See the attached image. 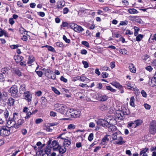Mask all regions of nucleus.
<instances>
[{"instance_id":"1","label":"nucleus","mask_w":156,"mask_h":156,"mask_svg":"<svg viewBox=\"0 0 156 156\" xmlns=\"http://www.w3.org/2000/svg\"><path fill=\"white\" fill-rule=\"evenodd\" d=\"M113 140H115L114 144L118 145H122L125 143V141L123 140L120 132H116L112 134L111 136Z\"/></svg>"},{"instance_id":"2","label":"nucleus","mask_w":156,"mask_h":156,"mask_svg":"<svg viewBox=\"0 0 156 156\" xmlns=\"http://www.w3.org/2000/svg\"><path fill=\"white\" fill-rule=\"evenodd\" d=\"M7 126H3L0 128V135L2 136H7L10 134L9 129L6 128Z\"/></svg>"},{"instance_id":"3","label":"nucleus","mask_w":156,"mask_h":156,"mask_svg":"<svg viewBox=\"0 0 156 156\" xmlns=\"http://www.w3.org/2000/svg\"><path fill=\"white\" fill-rule=\"evenodd\" d=\"M9 92L13 97H17L18 90L16 86L15 85L12 86L9 90Z\"/></svg>"},{"instance_id":"4","label":"nucleus","mask_w":156,"mask_h":156,"mask_svg":"<svg viewBox=\"0 0 156 156\" xmlns=\"http://www.w3.org/2000/svg\"><path fill=\"white\" fill-rule=\"evenodd\" d=\"M97 123L98 125H101L103 127L108 126L110 125V122L107 121L102 119H99L97 122Z\"/></svg>"},{"instance_id":"5","label":"nucleus","mask_w":156,"mask_h":156,"mask_svg":"<svg viewBox=\"0 0 156 156\" xmlns=\"http://www.w3.org/2000/svg\"><path fill=\"white\" fill-rule=\"evenodd\" d=\"M117 114V117L120 120L124 119L125 117V115H127V113L126 111L123 110L119 112Z\"/></svg>"},{"instance_id":"6","label":"nucleus","mask_w":156,"mask_h":156,"mask_svg":"<svg viewBox=\"0 0 156 156\" xmlns=\"http://www.w3.org/2000/svg\"><path fill=\"white\" fill-rule=\"evenodd\" d=\"M23 96L24 99L27 101L28 102H30L31 101L32 96L30 92L29 91H27L24 93Z\"/></svg>"},{"instance_id":"7","label":"nucleus","mask_w":156,"mask_h":156,"mask_svg":"<svg viewBox=\"0 0 156 156\" xmlns=\"http://www.w3.org/2000/svg\"><path fill=\"white\" fill-rule=\"evenodd\" d=\"M64 134H65L64 133H62L60 134L59 135L58 137L61 138L62 140H64V145L65 147H67L71 144V142L70 141L68 140V139H66L65 138L62 136Z\"/></svg>"},{"instance_id":"8","label":"nucleus","mask_w":156,"mask_h":156,"mask_svg":"<svg viewBox=\"0 0 156 156\" xmlns=\"http://www.w3.org/2000/svg\"><path fill=\"white\" fill-rule=\"evenodd\" d=\"M149 132L151 133L154 134L156 132V123L152 124L150 126Z\"/></svg>"},{"instance_id":"9","label":"nucleus","mask_w":156,"mask_h":156,"mask_svg":"<svg viewBox=\"0 0 156 156\" xmlns=\"http://www.w3.org/2000/svg\"><path fill=\"white\" fill-rule=\"evenodd\" d=\"M71 111L72 117L76 118L79 117L80 113V111L77 110H74L73 109H71Z\"/></svg>"},{"instance_id":"10","label":"nucleus","mask_w":156,"mask_h":156,"mask_svg":"<svg viewBox=\"0 0 156 156\" xmlns=\"http://www.w3.org/2000/svg\"><path fill=\"white\" fill-rule=\"evenodd\" d=\"M53 150L54 151H58V149L60 146L58 142L56 140H54L51 143Z\"/></svg>"},{"instance_id":"11","label":"nucleus","mask_w":156,"mask_h":156,"mask_svg":"<svg viewBox=\"0 0 156 156\" xmlns=\"http://www.w3.org/2000/svg\"><path fill=\"white\" fill-rule=\"evenodd\" d=\"M24 121L22 119H19L16 121V128H19L24 123Z\"/></svg>"},{"instance_id":"12","label":"nucleus","mask_w":156,"mask_h":156,"mask_svg":"<svg viewBox=\"0 0 156 156\" xmlns=\"http://www.w3.org/2000/svg\"><path fill=\"white\" fill-rule=\"evenodd\" d=\"M42 70L44 71L45 75L47 77L49 75L52 74L53 73V71L48 69L44 68Z\"/></svg>"},{"instance_id":"13","label":"nucleus","mask_w":156,"mask_h":156,"mask_svg":"<svg viewBox=\"0 0 156 156\" xmlns=\"http://www.w3.org/2000/svg\"><path fill=\"white\" fill-rule=\"evenodd\" d=\"M67 109L68 108L65 105H64L62 104L59 109V111H58V112H60L61 114L64 115L65 114Z\"/></svg>"},{"instance_id":"14","label":"nucleus","mask_w":156,"mask_h":156,"mask_svg":"<svg viewBox=\"0 0 156 156\" xmlns=\"http://www.w3.org/2000/svg\"><path fill=\"white\" fill-rule=\"evenodd\" d=\"M65 5V2L63 0H60L57 2V6L58 9H60L63 8Z\"/></svg>"},{"instance_id":"15","label":"nucleus","mask_w":156,"mask_h":156,"mask_svg":"<svg viewBox=\"0 0 156 156\" xmlns=\"http://www.w3.org/2000/svg\"><path fill=\"white\" fill-rule=\"evenodd\" d=\"M108 127V130L109 132H113L115 131L116 129L117 128L116 126H113V125H111V124L110 123V125L107 126Z\"/></svg>"},{"instance_id":"16","label":"nucleus","mask_w":156,"mask_h":156,"mask_svg":"<svg viewBox=\"0 0 156 156\" xmlns=\"http://www.w3.org/2000/svg\"><path fill=\"white\" fill-rule=\"evenodd\" d=\"M7 123L8 125L9 126V128L16 127V122L12 119L8 121Z\"/></svg>"},{"instance_id":"17","label":"nucleus","mask_w":156,"mask_h":156,"mask_svg":"<svg viewBox=\"0 0 156 156\" xmlns=\"http://www.w3.org/2000/svg\"><path fill=\"white\" fill-rule=\"evenodd\" d=\"M149 85L152 87H153L156 85V79L154 77L151 80V81L148 83Z\"/></svg>"},{"instance_id":"18","label":"nucleus","mask_w":156,"mask_h":156,"mask_svg":"<svg viewBox=\"0 0 156 156\" xmlns=\"http://www.w3.org/2000/svg\"><path fill=\"white\" fill-rule=\"evenodd\" d=\"M58 151H59L60 154H63L66 151V149L64 146H60L58 149Z\"/></svg>"},{"instance_id":"19","label":"nucleus","mask_w":156,"mask_h":156,"mask_svg":"<svg viewBox=\"0 0 156 156\" xmlns=\"http://www.w3.org/2000/svg\"><path fill=\"white\" fill-rule=\"evenodd\" d=\"M14 102V99L12 98H10L8 99L7 103L10 106H13Z\"/></svg>"},{"instance_id":"20","label":"nucleus","mask_w":156,"mask_h":156,"mask_svg":"<svg viewBox=\"0 0 156 156\" xmlns=\"http://www.w3.org/2000/svg\"><path fill=\"white\" fill-rule=\"evenodd\" d=\"M84 30V29L81 26L76 25L74 31L80 33L82 32Z\"/></svg>"},{"instance_id":"21","label":"nucleus","mask_w":156,"mask_h":156,"mask_svg":"<svg viewBox=\"0 0 156 156\" xmlns=\"http://www.w3.org/2000/svg\"><path fill=\"white\" fill-rule=\"evenodd\" d=\"M26 91L25 86L24 84H22L20 86L19 89V93L20 94H24Z\"/></svg>"},{"instance_id":"22","label":"nucleus","mask_w":156,"mask_h":156,"mask_svg":"<svg viewBox=\"0 0 156 156\" xmlns=\"http://www.w3.org/2000/svg\"><path fill=\"white\" fill-rule=\"evenodd\" d=\"M98 97L100 98V100L101 101H105L107 100L108 98V96L106 95H103L101 94L98 95Z\"/></svg>"},{"instance_id":"23","label":"nucleus","mask_w":156,"mask_h":156,"mask_svg":"<svg viewBox=\"0 0 156 156\" xmlns=\"http://www.w3.org/2000/svg\"><path fill=\"white\" fill-rule=\"evenodd\" d=\"M134 122L135 125H134V126H133V127L135 128L137 126L141 125L143 122V121L140 119H137L135 120Z\"/></svg>"},{"instance_id":"24","label":"nucleus","mask_w":156,"mask_h":156,"mask_svg":"<svg viewBox=\"0 0 156 156\" xmlns=\"http://www.w3.org/2000/svg\"><path fill=\"white\" fill-rule=\"evenodd\" d=\"M129 70L131 72L133 73H135L136 72V69L132 63H130L129 64Z\"/></svg>"},{"instance_id":"25","label":"nucleus","mask_w":156,"mask_h":156,"mask_svg":"<svg viewBox=\"0 0 156 156\" xmlns=\"http://www.w3.org/2000/svg\"><path fill=\"white\" fill-rule=\"evenodd\" d=\"M14 58L17 63H19L23 60V57L20 55H17L14 57Z\"/></svg>"},{"instance_id":"26","label":"nucleus","mask_w":156,"mask_h":156,"mask_svg":"<svg viewBox=\"0 0 156 156\" xmlns=\"http://www.w3.org/2000/svg\"><path fill=\"white\" fill-rule=\"evenodd\" d=\"M110 135L108 134L106 135L102 139V140H103V141L107 144V142H108L109 140V138H108V137H110Z\"/></svg>"},{"instance_id":"27","label":"nucleus","mask_w":156,"mask_h":156,"mask_svg":"<svg viewBox=\"0 0 156 156\" xmlns=\"http://www.w3.org/2000/svg\"><path fill=\"white\" fill-rule=\"evenodd\" d=\"M64 115H65L66 117L69 118L72 117L71 109H70L69 110H67L66 111V112Z\"/></svg>"},{"instance_id":"28","label":"nucleus","mask_w":156,"mask_h":156,"mask_svg":"<svg viewBox=\"0 0 156 156\" xmlns=\"http://www.w3.org/2000/svg\"><path fill=\"white\" fill-rule=\"evenodd\" d=\"M62 105V104H60L58 103H57L55 104L54 105V108L55 110L57 112L59 111V109Z\"/></svg>"},{"instance_id":"29","label":"nucleus","mask_w":156,"mask_h":156,"mask_svg":"<svg viewBox=\"0 0 156 156\" xmlns=\"http://www.w3.org/2000/svg\"><path fill=\"white\" fill-rule=\"evenodd\" d=\"M127 83L126 84V86H125L126 87H127L128 89L133 90L134 89L133 87V85L129 83Z\"/></svg>"},{"instance_id":"30","label":"nucleus","mask_w":156,"mask_h":156,"mask_svg":"<svg viewBox=\"0 0 156 156\" xmlns=\"http://www.w3.org/2000/svg\"><path fill=\"white\" fill-rule=\"evenodd\" d=\"M129 12L131 14H134L137 13L138 12L134 8H131L128 10Z\"/></svg>"},{"instance_id":"31","label":"nucleus","mask_w":156,"mask_h":156,"mask_svg":"<svg viewBox=\"0 0 156 156\" xmlns=\"http://www.w3.org/2000/svg\"><path fill=\"white\" fill-rule=\"evenodd\" d=\"M14 72L18 76H21V73L20 70L17 68H14L13 69Z\"/></svg>"},{"instance_id":"32","label":"nucleus","mask_w":156,"mask_h":156,"mask_svg":"<svg viewBox=\"0 0 156 156\" xmlns=\"http://www.w3.org/2000/svg\"><path fill=\"white\" fill-rule=\"evenodd\" d=\"M80 80L82 81L85 82H88L89 79L85 76H80Z\"/></svg>"},{"instance_id":"33","label":"nucleus","mask_w":156,"mask_h":156,"mask_svg":"<svg viewBox=\"0 0 156 156\" xmlns=\"http://www.w3.org/2000/svg\"><path fill=\"white\" fill-rule=\"evenodd\" d=\"M13 118L12 120L15 121V122L18 120V113L16 112L13 113Z\"/></svg>"},{"instance_id":"34","label":"nucleus","mask_w":156,"mask_h":156,"mask_svg":"<svg viewBox=\"0 0 156 156\" xmlns=\"http://www.w3.org/2000/svg\"><path fill=\"white\" fill-rule=\"evenodd\" d=\"M9 70V68L8 67H5L2 69L1 72L3 74H5V73L8 72Z\"/></svg>"},{"instance_id":"35","label":"nucleus","mask_w":156,"mask_h":156,"mask_svg":"<svg viewBox=\"0 0 156 156\" xmlns=\"http://www.w3.org/2000/svg\"><path fill=\"white\" fill-rule=\"evenodd\" d=\"M135 99L133 97H131L130 101V105L131 106H133L134 105Z\"/></svg>"},{"instance_id":"36","label":"nucleus","mask_w":156,"mask_h":156,"mask_svg":"<svg viewBox=\"0 0 156 156\" xmlns=\"http://www.w3.org/2000/svg\"><path fill=\"white\" fill-rule=\"evenodd\" d=\"M111 84L117 88H119L120 87H121V85L117 82H112L111 83Z\"/></svg>"},{"instance_id":"37","label":"nucleus","mask_w":156,"mask_h":156,"mask_svg":"<svg viewBox=\"0 0 156 156\" xmlns=\"http://www.w3.org/2000/svg\"><path fill=\"white\" fill-rule=\"evenodd\" d=\"M35 61V59L34 57H29L28 61L27 62L28 64H31Z\"/></svg>"},{"instance_id":"38","label":"nucleus","mask_w":156,"mask_h":156,"mask_svg":"<svg viewBox=\"0 0 156 156\" xmlns=\"http://www.w3.org/2000/svg\"><path fill=\"white\" fill-rule=\"evenodd\" d=\"M52 90L56 94L59 95L60 94V92L57 90L56 88L54 87H51Z\"/></svg>"},{"instance_id":"39","label":"nucleus","mask_w":156,"mask_h":156,"mask_svg":"<svg viewBox=\"0 0 156 156\" xmlns=\"http://www.w3.org/2000/svg\"><path fill=\"white\" fill-rule=\"evenodd\" d=\"M143 35L140 34L136 37V40L138 41H140L143 38Z\"/></svg>"},{"instance_id":"40","label":"nucleus","mask_w":156,"mask_h":156,"mask_svg":"<svg viewBox=\"0 0 156 156\" xmlns=\"http://www.w3.org/2000/svg\"><path fill=\"white\" fill-rule=\"evenodd\" d=\"M99 108L102 111H104L107 110V108L105 105L102 104L99 106Z\"/></svg>"},{"instance_id":"41","label":"nucleus","mask_w":156,"mask_h":156,"mask_svg":"<svg viewBox=\"0 0 156 156\" xmlns=\"http://www.w3.org/2000/svg\"><path fill=\"white\" fill-rule=\"evenodd\" d=\"M75 126L73 124H70L68 125L67 129L71 130L74 129L75 128Z\"/></svg>"},{"instance_id":"42","label":"nucleus","mask_w":156,"mask_h":156,"mask_svg":"<svg viewBox=\"0 0 156 156\" xmlns=\"http://www.w3.org/2000/svg\"><path fill=\"white\" fill-rule=\"evenodd\" d=\"M47 77L49 79H51L53 80H55L56 78L55 74H53V73L52 74L49 75L48 76H47Z\"/></svg>"},{"instance_id":"43","label":"nucleus","mask_w":156,"mask_h":156,"mask_svg":"<svg viewBox=\"0 0 156 156\" xmlns=\"http://www.w3.org/2000/svg\"><path fill=\"white\" fill-rule=\"evenodd\" d=\"M148 150V148H144V149L141 151L140 153V155H141L143 154H144V153H146V152H147Z\"/></svg>"},{"instance_id":"44","label":"nucleus","mask_w":156,"mask_h":156,"mask_svg":"<svg viewBox=\"0 0 156 156\" xmlns=\"http://www.w3.org/2000/svg\"><path fill=\"white\" fill-rule=\"evenodd\" d=\"M142 59L144 60H149L150 59L149 56L146 54L145 55L142 57Z\"/></svg>"},{"instance_id":"45","label":"nucleus","mask_w":156,"mask_h":156,"mask_svg":"<svg viewBox=\"0 0 156 156\" xmlns=\"http://www.w3.org/2000/svg\"><path fill=\"white\" fill-rule=\"evenodd\" d=\"M106 88L107 90H110L111 91L113 92H115V89L112 88V87H111L110 86H106Z\"/></svg>"},{"instance_id":"46","label":"nucleus","mask_w":156,"mask_h":156,"mask_svg":"<svg viewBox=\"0 0 156 156\" xmlns=\"http://www.w3.org/2000/svg\"><path fill=\"white\" fill-rule=\"evenodd\" d=\"M76 25L77 24H75L73 23H71L69 24V26L73 30H74L75 27H76Z\"/></svg>"},{"instance_id":"47","label":"nucleus","mask_w":156,"mask_h":156,"mask_svg":"<svg viewBox=\"0 0 156 156\" xmlns=\"http://www.w3.org/2000/svg\"><path fill=\"white\" fill-rule=\"evenodd\" d=\"M0 37L2 36L3 35H5L6 34V32L5 30H2L1 28H0Z\"/></svg>"},{"instance_id":"48","label":"nucleus","mask_w":156,"mask_h":156,"mask_svg":"<svg viewBox=\"0 0 156 156\" xmlns=\"http://www.w3.org/2000/svg\"><path fill=\"white\" fill-rule=\"evenodd\" d=\"M63 39L64 41H65L67 43H69L70 42V40L67 39L66 36L65 35H63Z\"/></svg>"},{"instance_id":"49","label":"nucleus","mask_w":156,"mask_h":156,"mask_svg":"<svg viewBox=\"0 0 156 156\" xmlns=\"http://www.w3.org/2000/svg\"><path fill=\"white\" fill-rule=\"evenodd\" d=\"M108 74L105 72H103L101 74L102 77L103 78H106L108 76Z\"/></svg>"},{"instance_id":"50","label":"nucleus","mask_w":156,"mask_h":156,"mask_svg":"<svg viewBox=\"0 0 156 156\" xmlns=\"http://www.w3.org/2000/svg\"><path fill=\"white\" fill-rule=\"evenodd\" d=\"M82 63L83 64V65L84 67L85 68H87L88 67V66H89L87 62L83 61H82Z\"/></svg>"},{"instance_id":"51","label":"nucleus","mask_w":156,"mask_h":156,"mask_svg":"<svg viewBox=\"0 0 156 156\" xmlns=\"http://www.w3.org/2000/svg\"><path fill=\"white\" fill-rule=\"evenodd\" d=\"M120 52L122 54L125 55L127 53V51L125 49H122L120 50Z\"/></svg>"},{"instance_id":"52","label":"nucleus","mask_w":156,"mask_h":156,"mask_svg":"<svg viewBox=\"0 0 156 156\" xmlns=\"http://www.w3.org/2000/svg\"><path fill=\"white\" fill-rule=\"evenodd\" d=\"M82 44L87 47H89V44L86 41H82Z\"/></svg>"},{"instance_id":"53","label":"nucleus","mask_w":156,"mask_h":156,"mask_svg":"<svg viewBox=\"0 0 156 156\" xmlns=\"http://www.w3.org/2000/svg\"><path fill=\"white\" fill-rule=\"evenodd\" d=\"M56 45L59 47L62 48L63 46V44L61 42H57L56 43Z\"/></svg>"},{"instance_id":"54","label":"nucleus","mask_w":156,"mask_h":156,"mask_svg":"<svg viewBox=\"0 0 156 156\" xmlns=\"http://www.w3.org/2000/svg\"><path fill=\"white\" fill-rule=\"evenodd\" d=\"M93 134L92 133H91L88 136V139L90 141H91L93 139Z\"/></svg>"},{"instance_id":"55","label":"nucleus","mask_w":156,"mask_h":156,"mask_svg":"<svg viewBox=\"0 0 156 156\" xmlns=\"http://www.w3.org/2000/svg\"><path fill=\"white\" fill-rule=\"evenodd\" d=\"M37 74L38 75L39 77H41L43 75V73L41 71H36Z\"/></svg>"},{"instance_id":"56","label":"nucleus","mask_w":156,"mask_h":156,"mask_svg":"<svg viewBox=\"0 0 156 156\" xmlns=\"http://www.w3.org/2000/svg\"><path fill=\"white\" fill-rule=\"evenodd\" d=\"M128 22L126 20H125L124 21H121L120 23V25H126L127 24Z\"/></svg>"},{"instance_id":"57","label":"nucleus","mask_w":156,"mask_h":156,"mask_svg":"<svg viewBox=\"0 0 156 156\" xmlns=\"http://www.w3.org/2000/svg\"><path fill=\"white\" fill-rule=\"evenodd\" d=\"M32 114L31 112H29L27 113V115L25 117V119L26 120H27V119H28L30 117V115Z\"/></svg>"},{"instance_id":"58","label":"nucleus","mask_w":156,"mask_h":156,"mask_svg":"<svg viewBox=\"0 0 156 156\" xmlns=\"http://www.w3.org/2000/svg\"><path fill=\"white\" fill-rule=\"evenodd\" d=\"M4 115L5 116V119H7L9 116V112L7 110H6L4 112Z\"/></svg>"},{"instance_id":"59","label":"nucleus","mask_w":156,"mask_h":156,"mask_svg":"<svg viewBox=\"0 0 156 156\" xmlns=\"http://www.w3.org/2000/svg\"><path fill=\"white\" fill-rule=\"evenodd\" d=\"M141 93L142 96L146 98L147 97V94L146 92L144 90H142L141 91Z\"/></svg>"},{"instance_id":"60","label":"nucleus","mask_w":156,"mask_h":156,"mask_svg":"<svg viewBox=\"0 0 156 156\" xmlns=\"http://www.w3.org/2000/svg\"><path fill=\"white\" fill-rule=\"evenodd\" d=\"M43 121V120L40 118L37 119L35 121V122L36 124H39L41 122Z\"/></svg>"},{"instance_id":"61","label":"nucleus","mask_w":156,"mask_h":156,"mask_svg":"<svg viewBox=\"0 0 156 156\" xmlns=\"http://www.w3.org/2000/svg\"><path fill=\"white\" fill-rule=\"evenodd\" d=\"M48 49L50 51L52 52H55V49L51 46H49Z\"/></svg>"},{"instance_id":"62","label":"nucleus","mask_w":156,"mask_h":156,"mask_svg":"<svg viewBox=\"0 0 156 156\" xmlns=\"http://www.w3.org/2000/svg\"><path fill=\"white\" fill-rule=\"evenodd\" d=\"M69 24L66 22H63L62 24L61 25V27H67Z\"/></svg>"},{"instance_id":"63","label":"nucleus","mask_w":156,"mask_h":156,"mask_svg":"<svg viewBox=\"0 0 156 156\" xmlns=\"http://www.w3.org/2000/svg\"><path fill=\"white\" fill-rule=\"evenodd\" d=\"M69 11V9L67 8H65L63 10V12L64 14H65L68 13Z\"/></svg>"},{"instance_id":"64","label":"nucleus","mask_w":156,"mask_h":156,"mask_svg":"<svg viewBox=\"0 0 156 156\" xmlns=\"http://www.w3.org/2000/svg\"><path fill=\"white\" fill-rule=\"evenodd\" d=\"M133 34V32L130 31L129 30H126V33H125V34L127 35H131Z\"/></svg>"}]
</instances>
